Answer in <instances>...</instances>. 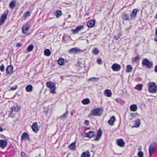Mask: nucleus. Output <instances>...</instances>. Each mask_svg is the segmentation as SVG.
Instances as JSON below:
<instances>
[{"instance_id": "nucleus-29", "label": "nucleus", "mask_w": 157, "mask_h": 157, "mask_svg": "<svg viewBox=\"0 0 157 157\" xmlns=\"http://www.w3.org/2000/svg\"><path fill=\"white\" fill-rule=\"evenodd\" d=\"M64 59L62 58H59L58 61V63L60 66H63L64 64Z\"/></svg>"}, {"instance_id": "nucleus-34", "label": "nucleus", "mask_w": 157, "mask_h": 157, "mask_svg": "<svg viewBox=\"0 0 157 157\" xmlns=\"http://www.w3.org/2000/svg\"><path fill=\"white\" fill-rule=\"evenodd\" d=\"M44 55L47 56H49L51 54V52L49 49H46L44 52Z\"/></svg>"}, {"instance_id": "nucleus-15", "label": "nucleus", "mask_w": 157, "mask_h": 157, "mask_svg": "<svg viewBox=\"0 0 157 157\" xmlns=\"http://www.w3.org/2000/svg\"><path fill=\"white\" fill-rule=\"evenodd\" d=\"M7 145V141L6 140H0V147L4 149Z\"/></svg>"}, {"instance_id": "nucleus-45", "label": "nucleus", "mask_w": 157, "mask_h": 157, "mask_svg": "<svg viewBox=\"0 0 157 157\" xmlns=\"http://www.w3.org/2000/svg\"><path fill=\"white\" fill-rule=\"evenodd\" d=\"M17 87V85H15L14 87H11L10 90H8L9 91H12V90H16Z\"/></svg>"}, {"instance_id": "nucleus-39", "label": "nucleus", "mask_w": 157, "mask_h": 157, "mask_svg": "<svg viewBox=\"0 0 157 157\" xmlns=\"http://www.w3.org/2000/svg\"><path fill=\"white\" fill-rule=\"evenodd\" d=\"M44 112L46 114L51 112V111L49 106H48L44 110Z\"/></svg>"}, {"instance_id": "nucleus-38", "label": "nucleus", "mask_w": 157, "mask_h": 157, "mask_svg": "<svg viewBox=\"0 0 157 157\" xmlns=\"http://www.w3.org/2000/svg\"><path fill=\"white\" fill-rule=\"evenodd\" d=\"M92 52L94 54L97 55L99 53V51L98 48H95L93 49Z\"/></svg>"}, {"instance_id": "nucleus-21", "label": "nucleus", "mask_w": 157, "mask_h": 157, "mask_svg": "<svg viewBox=\"0 0 157 157\" xmlns=\"http://www.w3.org/2000/svg\"><path fill=\"white\" fill-rule=\"evenodd\" d=\"M104 94L107 97H110L112 95V93L111 91L108 89H106L104 90Z\"/></svg>"}, {"instance_id": "nucleus-50", "label": "nucleus", "mask_w": 157, "mask_h": 157, "mask_svg": "<svg viewBox=\"0 0 157 157\" xmlns=\"http://www.w3.org/2000/svg\"><path fill=\"white\" fill-rule=\"evenodd\" d=\"M22 45L20 43H18L17 44L16 46L17 47H21Z\"/></svg>"}, {"instance_id": "nucleus-58", "label": "nucleus", "mask_w": 157, "mask_h": 157, "mask_svg": "<svg viewBox=\"0 0 157 157\" xmlns=\"http://www.w3.org/2000/svg\"><path fill=\"white\" fill-rule=\"evenodd\" d=\"M133 10H137L136 9H134Z\"/></svg>"}, {"instance_id": "nucleus-3", "label": "nucleus", "mask_w": 157, "mask_h": 157, "mask_svg": "<svg viewBox=\"0 0 157 157\" xmlns=\"http://www.w3.org/2000/svg\"><path fill=\"white\" fill-rule=\"evenodd\" d=\"M103 110L102 108H96L91 111V114L95 116H100L102 113Z\"/></svg>"}, {"instance_id": "nucleus-19", "label": "nucleus", "mask_w": 157, "mask_h": 157, "mask_svg": "<svg viewBox=\"0 0 157 157\" xmlns=\"http://www.w3.org/2000/svg\"><path fill=\"white\" fill-rule=\"evenodd\" d=\"M95 23V20L94 19L90 20L87 22V25L89 27H93Z\"/></svg>"}, {"instance_id": "nucleus-33", "label": "nucleus", "mask_w": 157, "mask_h": 157, "mask_svg": "<svg viewBox=\"0 0 157 157\" xmlns=\"http://www.w3.org/2000/svg\"><path fill=\"white\" fill-rule=\"evenodd\" d=\"M31 12L29 11H28L25 13L23 16L22 18L24 19V20L25 19V18L29 17L30 16Z\"/></svg>"}, {"instance_id": "nucleus-25", "label": "nucleus", "mask_w": 157, "mask_h": 157, "mask_svg": "<svg viewBox=\"0 0 157 157\" xmlns=\"http://www.w3.org/2000/svg\"><path fill=\"white\" fill-rule=\"evenodd\" d=\"M90 154L88 150L83 152L81 155V157H90Z\"/></svg>"}, {"instance_id": "nucleus-6", "label": "nucleus", "mask_w": 157, "mask_h": 157, "mask_svg": "<svg viewBox=\"0 0 157 157\" xmlns=\"http://www.w3.org/2000/svg\"><path fill=\"white\" fill-rule=\"evenodd\" d=\"M30 27V25L29 24H26L23 25L22 28V33L27 35H29V34L28 33Z\"/></svg>"}, {"instance_id": "nucleus-14", "label": "nucleus", "mask_w": 157, "mask_h": 157, "mask_svg": "<svg viewBox=\"0 0 157 157\" xmlns=\"http://www.w3.org/2000/svg\"><path fill=\"white\" fill-rule=\"evenodd\" d=\"M84 28L83 26L82 25H80L76 27L75 29H71V31L73 33L75 34L80 31L82 30Z\"/></svg>"}, {"instance_id": "nucleus-47", "label": "nucleus", "mask_w": 157, "mask_h": 157, "mask_svg": "<svg viewBox=\"0 0 157 157\" xmlns=\"http://www.w3.org/2000/svg\"><path fill=\"white\" fill-rule=\"evenodd\" d=\"M97 62L99 64H102V61L101 59L99 58L98 59Z\"/></svg>"}, {"instance_id": "nucleus-26", "label": "nucleus", "mask_w": 157, "mask_h": 157, "mask_svg": "<svg viewBox=\"0 0 157 157\" xmlns=\"http://www.w3.org/2000/svg\"><path fill=\"white\" fill-rule=\"evenodd\" d=\"M33 89V86L31 85H29L27 86L25 88L26 91L28 92L32 91Z\"/></svg>"}, {"instance_id": "nucleus-55", "label": "nucleus", "mask_w": 157, "mask_h": 157, "mask_svg": "<svg viewBox=\"0 0 157 157\" xmlns=\"http://www.w3.org/2000/svg\"><path fill=\"white\" fill-rule=\"evenodd\" d=\"M155 18L157 19V14H156V15L155 16Z\"/></svg>"}, {"instance_id": "nucleus-17", "label": "nucleus", "mask_w": 157, "mask_h": 157, "mask_svg": "<svg viewBox=\"0 0 157 157\" xmlns=\"http://www.w3.org/2000/svg\"><path fill=\"white\" fill-rule=\"evenodd\" d=\"M102 131L101 129H99L98 131L96 137L94 139L95 141H98L101 137L102 134Z\"/></svg>"}, {"instance_id": "nucleus-42", "label": "nucleus", "mask_w": 157, "mask_h": 157, "mask_svg": "<svg viewBox=\"0 0 157 157\" xmlns=\"http://www.w3.org/2000/svg\"><path fill=\"white\" fill-rule=\"evenodd\" d=\"M137 155L139 157H144V154L143 152L142 151L138 152L137 153Z\"/></svg>"}, {"instance_id": "nucleus-2", "label": "nucleus", "mask_w": 157, "mask_h": 157, "mask_svg": "<svg viewBox=\"0 0 157 157\" xmlns=\"http://www.w3.org/2000/svg\"><path fill=\"white\" fill-rule=\"evenodd\" d=\"M46 86L49 88L50 92L52 94H55L56 93V87L55 84L51 81H48L46 83Z\"/></svg>"}, {"instance_id": "nucleus-54", "label": "nucleus", "mask_w": 157, "mask_h": 157, "mask_svg": "<svg viewBox=\"0 0 157 157\" xmlns=\"http://www.w3.org/2000/svg\"><path fill=\"white\" fill-rule=\"evenodd\" d=\"M3 131V129L2 128V127L0 126V132H2Z\"/></svg>"}, {"instance_id": "nucleus-1", "label": "nucleus", "mask_w": 157, "mask_h": 157, "mask_svg": "<svg viewBox=\"0 0 157 157\" xmlns=\"http://www.w3.org/2000/svg\"><path fill=\"white\" fill-rule=\"evenodd\" d=\"M148 91L151 93H156L157 91V86L154 82H149L148 84Z\"/></svg>"}, {"instance_id": "nucleus-12", "label": "nucleus", "mask_w": 157, "mask_h": 157, "mask_svg": "<svg viewBox=\"0 0 157 157\" xmlns=\"http://www.w3.org/2000/svg\"><path fill=\"white\" fill-rule=\"evenodd\" d=\"M13 67L12 65H10L8 66L6 70V75H11L13 73Z\"/></svg>"}, {"instance_id": "nucleus-40", "label": "nucleus", "mask_w": 157, "mask_h": 157, "mask_svg": "<svg viewBox=\"0 0 157 157\" xmlns=\"http://www.w3.org/2000/svg\"><path fill=\"white\" fill-rule=\"evenodd\" d=\"M135 89L138 90H142V86L141 84L137 85L135 87Z\"/></svg>"}, {"instance_id": "nucleus-51", "label": "nucleus", "mask_w": 157, "mask_h": 157, "mask_svg": "<svg viewBox=\"0 0 157 157\" xmlns=\"http://www.w3.org/2000/svg\"><path fill=\"white\" fill-rule=\"evenodd\" d=\"M154 70L155 72L157 73V65L155 66L154 68Z\"/></svg>"}, {"instance_id": "nucleus-9", "label": "nucleus", "mask_w": 157, "mask_h": 157, "mask_svg": "<svg viewBox=\"0 0 157 157\" xmlns=\"http://www.w3.org/2000/svg\"><path fill=\"white\" fill-rule=\"evenodd\" d=\"M21 109V107L19 106H17L16 107H15L14 106H13L11 108V110L10 111V114L9 115V117H13V116H11V115L12 114L13 112H17L19 111Z\"/></svg>"}, {"instance_id": "nucleus-16", "label": "nucleus", "mask_w": 157, "mask_h": 157, "mask_svg": "<svg viewBox=\"0 0 157 157\" xmlns=\"http://www.w3.org/2000/svg\"><path fill=\"white\" fill-rule=\"evenodd\" d=\"M32 129L36 133L39 130L38 126L36 122L33 123L31 126Z\"/></svg>"}, {"instance_id": "nucleus-41", "label": "nucleus", "mask_w": 157, "mask_h": 157, "mask_svg": "<svg viewBox=\"0 0 157 157\" xmlns=\"http://www.w3.org/2000/svg\"><path fill=\"white\" fill-rule=\"evenodd\" d=\"M15 3L14 1L12 2L10 4V7L11 9H13L15 5Z\"/></svg>"}, {"instance_id": "nucleus-5", "label": "nucleus", "mask_w": 157, "mask_h": 157, "mask_svg": "<svg viewBox=\"0 0 157 157\" xmlns=\"http://www.w3.org/2000/svg\"><path fill=\"white\" fill-rule=\"evenodd\" d=\"M156 146L154 144H151L149 145L148 150L150 156L152 154L155 153L156 151Z\"/></svg>"}, {"instance_id": "nucleus-32", "label": "nucleus", "mask_w": 157, "mask_h": 157, "mask_svg": "<svg viewBox=\"0 0 157 157\" xmlns=\"http://www.w3.org/2000/svg\"><path fill=\"white\" fill-rule=\"evenodd\" d=\"M138 10H133L131 14V19L134 18L136 17Z\"/></svg>"}, {"instance_id": "nucleus-11", "label": "nucleus", "mask_w": 157, "mask_h": 157, "mask_svg": "<svg viewBox=\"0 0 157 157\" xmlns=\"http://www.w3.org/2000/svg\"><path fill=\"white\" fill-rule=\"evenodd\" d=\"M141 124V121L140 119H137L133 122L132 128H137L139 127Z\"/></svg>"}, {"instance_id": "nucleus-53", "label": "nucleus", "mask_w": 157, "mask_h": 157, "mask_svg": "<svg viewBox=\"0 0 157 157\" xmlns=\"http://www.w3.org/2000/svg\"><path fill=\"white\" fill-rule=\"evenodd\" d=\"M85 123L86 125H88L89 124V122L87 120H85Z\"/></svg>"}, {"instance_id": "nucleus-4", "label": "nucleus", "mask_w": 157, "mask_h": 157, "mask_svg": "<svg viewBox=\"0 0 157 157\" xmlns=\"http://www.w3.org/2000/svg\"><path fill=\"white\" fill-rule=\"evenodd\" d=\"M8 13V10H6L1 16L0 17V26L2 25L6 20Z\"/></svg>"}, {"instance_id": "nucleus-31", "label": "nucleus", "mask_w": 157, "mask_h": 157, "mask_svg": "<svg viewBox=\"0 0 157 157\" xmlns=\"http://www.w3.org/2000/svg\"><path fill=\"white\" fill-rule=\"evenodd\" d=\"M82 102L83 105H87L90 103V100L88 98H85L82 101Z\"/></svg>"}, {"instance_id": "nucleus-23", "label": "nucleus", "mask_w": 157, "mask_h": 157, "mask_svg": "<svg viewBox=\"0 0 157 157\" xmlns=\"http://www.w3.org/2000/svg\"><path fill=\"white\" fill-rule=\"evenodd\" d=\"M29 136L26 132L23 133L21 136V140H29Z\"/></svg>"}, {"instance_id": "nucleus-7", "label": "nucleus", "mask_w": 157, "mask_h": 157, "mask_svg": "<svg viewBox=\"0 0 157 157\" xmlns=\"http://www.w3.org/2000/svg\"><path fill=\"white\" fill-rule=\"evenodd\" d=\"M142 64L143 66H146L149 68H151L153 65L152 63L150 62L148 60L146 59H144L143 60L142 62Z\"/></svg>"}, {"instance_id": "nucleus-37", "label": "nucleus", "mask_w": 157, "mask_h": 157, "mask_svg": "<svg viewBox=\"0 0 157 157\" xmlns=\"http://www.w3.org/2000/svg\"><path fill=\"white\" fill-rule=\"evenodd\" d=\"M122 33L121 32L119 33L117 35H115L114 36V40H118L120 38L121 36Z\"/></svg>"}, {"instance_id": "nucleus-13", "label": "nucleus", "mask_w": 157, "mask_h": 157, "mask_svg": "<svg viewBox=\"0 0 157 157\" xmlns=\"http://www.w3.org/2000/svg\"><path fill=\"white\" fill-rule=\"evenodd\" d=\"M81 51V50L78 48H72L69 50V52L71 54H76Z\"/></svg>"}, {"instance_id": "nucleus-59", "label": "nucleus", "mask_w": 157, "mask_h": 157, "mask_svg": "<svg viewBox=\"0 0 157 157\" xmlns=\"http://www.w3.org/2000/svg\"><path fill=\"white\" fill-rule=\"evenodd\" d=\"M87 41L88 42V40H87Z\"/></svg>"}, {"instance_id": "nucleus-57", "label": "nucleus", "mask_w": 157, "mask_h": 157, "mask_svg": "<svg viewBox=\"0 0 157 157\" xmlns=\"http://www.w3.org/2000/svg\"><path fill=\"white\" fill-rule=\"evenodd\" d=\"M115 100H116V101H118V99H115Z\"/></svg>"}, {"instance_id": "nucleus-20", "label": "nucleus", "mask_w": 157, "mask_h": 157, "mask_svg": "<svg viewBox=\"0 0 157 157\" xmlns=\"http://www.w3.org/2000/svg\"><path fill=\"white\" fill-rule=\"evenodd\" d=\"M116 119L114 116H113L108 121V124L111 126L114 125V122L116 121Z\"/></svg>"}, {"instance_id": "nucleus-44", "label": "nucleus", "mask_w": 157, "mask_h": 157, "mask_svg": "<svg viewBox=\"0 0 157 157\" xmlns=\"http://www.w3.org/2000/svg\"><path fill=\"white\" fill-rule=\"evenodd\" d=\"M0 70L1 72H4L5 70V67L3 64L0 66Z\"/></svg>"}, {"instance_id": "nucleus-49", "label": "nucleus", "mask_w": 157, "mask_h": 157, "mask_svg": "<svg viewBox=\"0 0 157 157\" xmlns=\"http://www.w3.org/2000/svg\"><path fill=\"white\" fill-rule=\"evenodd\" d=\"M138 152H140V151H141L142 150V147L141 146H139L138 148Z\"/></svg>"}, {"instance_id": "nucleus-46", "label": "nucleus", "mask_w": 157, "mask_h": 157, "mask_svg": "<svg viewBox=\"0 0 157 157\" xmlns=\"http://www.w3.org/2000/svg\"><path fill=\"white\" fill-rule=\"evenodd\" d=\"M21 155L22 157H27V155L25 153L22 152L21 153Z\"/></svg>"}, {"instance_id": "nucleus-35", "label": "nucleus", "mask_w": 157, "mask_h": 157, "mask_svg": "<svg viewBox=\"0 0 157 157\" xmlns=\"http://www.w3.org/2000/svg\"><path fill=\"white\" fill-rule=\"evenodd\" d=\"M122 18L124 20L127 21H128L129 20V18L128 17V15L125 13H124L122 15Z\"/></svg>"}, {"instance_id": "nucleus-48", "label": "nucleus", "mask_w": 157, "mask_h": 157, "mask_svg": "<svg viewBox=\"0 0 157 157\" xmlns=\"http://www.w3.org/2000/svg\"><path fill=\"white\" fill-rule=\"evenodd\" d=\"M130 116L133 117H135L137 115V114L136 113H132L130 114Z\"/></svg>"}, {"instance_id": "nucleus-56", "label": "nucleus", "mask_w": 157, "mask_h": 157, "mask_svg": "<svg viewBox=\"0 0 157 157\" xmlns=\"http://www.w3.org/2000/svg\"><path fill=\"white\" fill-rule=\"evenodd\" d=\"M63 40H64V36H63Z\"/></svg>"}, {"instance_id": "nucleus-18", "label": "nucleus", "mask_w": 157, "mask_h": 157, "mask_svg": "<svg viewBox=\"0 0 157 157\" xmlns=\"http://www.w3.org/2000/svg\"><path fill=\"white\" fill-rule=\"evenodd\" d=\"M117 143L119 146L121 147H124L125 145V142L124 140L121 139L117 140Z\"/></svg>"}, {"instance_id": "nucleus-43", "label": "nucleus", "mask_w": 157, "mask_h": 157, "mask_svg": "<svg viewBox=\"0 0 157 157\" xmlns=\"http://www.w3.org/2000/svg\"><path fill=\"white\" fill-rule=\"evenodd\" d=\"M98 80V78H95V77H93L91 78H90L88 80L90 81L93 82L94 81H96Z\"/></svg>"}, {"instance_id": "nucleus-27", "label": "nucleus", "mask_w": 157, "mask_h": 157, "mask_svg": "<svg viewBox=\"0 0 157 157\" xmlns=\"http://www.w3.org/2000/svg\"><path fill=\"white\" fill-rule=\"evenodd\" d=\"M130 110L133 112L136 111L137 109V106L136 104H133L130 107Z\"/></svg>"}, {"instance_id": "nucleus-8", "label": "nucleus", "mask_w": 157, "mask_h": 157, "mask_svg": "<svg viewBox=\"0 0 157 157\" xmlns=\"http://www.w3.org/2000/svg\"><path fill=\"white\" fill-rule=\"evenodd\" d=\"M95 135V133L94 132L92 131H90L88 132H85L83 135H82L83 137H86L91 138L94 137Z\"/></svg>"}, {"instance_id": "nucleus-52", "label": "nucleus", "mask_w": 157, "mask_h": 157, "mask_svg": "<svg viewBox=\"0 0 157 157\" xmlns=\"http://www.w3.org/2000/svg\"><path fill=\"white\" fill-rule=\"evenodd\" d=\"M139 59V58L138 56H136L135 58V60L136 61L138 60Z\"/></svg>"}, {"instance_id": "nucleus-10", "label": "nucleus", "mask_w": 157, "mask_h": 157, "mask_svg": "<svg viewBox=\"0 0 157 157\" xmlns=\"http://www.w3.org/2000/svg\"><path fill=\"white\" fill-rule=\"evenodd\" d=\"M111 68L114 71H118L120 70L121 66L119 64L115 63L112 65Z\"/></svg>"}, {"instance_id": "nucleus-22", "label": "nucleus", "mask_w": 157, "mask_h": 157, "mask_svg": "<svg viewBox=\"0 0 157 157\" xmlns=\"http://www.w3.org/2000/svg\"><path fill=\"white\" fill-rule=\"evenodd\" d=\"M69 148L71 150L74 151L76 150V142H74L68 146Z\"/></svg>"}, {"instance_id": "nucleus-36", "label": "nucleus", "mask_w": 157, "mask_h": 157, "mask_svg": "<svg viewBox=\"0 0 157 157\" xmlns=\"http://www.w3.org/2000/svg\"><path fill=\"white\" fill-rule=\"evenodd\" d=\"M34 48V46L33 45H30L28 46L26 49V52H30L32 51Z\"/></svg>"}, {"instance_id": "nucleus-30", "label": "nucleus", "mask_w": 157, "mask_h": 157, "mask_svg": "<svg viewBox=\"0 0 157 157\" xmlns=\"http://www.w3.org/2000/svg\"><path fill=\"white\" fill-rule=\"evenodd\" d=\"M132 67L130 65H128L126 66V72L129 73L131 72L132 71Z\"/></svg>"}, {"instance_id": "nucleus-24", "label": "nucleus", "mask_w": 157, "mask_h": 157, "mask_svg": "<svg viewBox=\"0 0 157 157\" xmlns=\"http://www.w3.org/2000/svg\"><path fill=\"white\" fill-rule=\"evenodd\" d=\"M62 13L60 10H56L54 13L53 15L55 16L56 17L58 18L60 17L62 15Z\"/></svg>"}, {"instance_id": "nucleus-28", "label": "nucleus", "mask_w": 157, "mask_h": 157, "mask_svg": "<svg viewBox=\"0 0 157 157\" xmlns=\"http://www.w3.org/2000/svg\"><path fill=\"white\" fill-rule=\"evenodd\" d=\"M68 114V112L66 110V112L64 114L59 117V118L61 120H65Z\"/></svg>"}]
</instances>
